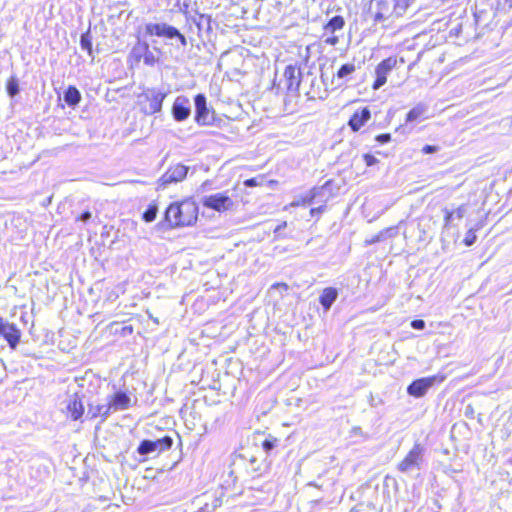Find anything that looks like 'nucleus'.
Wrapping results in <instances>:
<instances>
[{
	"label": "nucleus",
	"mask_w": 512,
	"mask_h": 512,
	"mask_svg": "<svg viewBox=\"0 0 512 512\" xmlns=\"http://www.w3.org/2000/svg\"><path fill=\"white\" fill-rule=\"evenodd\" d=\"M428 111V105L425 103H418L406 115V123L417 121L422 118Z\"/></svg>",
	"instance_id": "6ab92c4d"
},
{
	"label": "nucleus",
	"mask_w": 512,
	"mask_h": 512,
	"mask_svg": "<svg viewBox=\"0 0 512 512\" xmlns=\"http://www.w3.org/2000/svg\"><path fill=\"white\" fill-rule=\"evenodd\" d=\"M195 104V121L199 125H208L212 121L209 109L207 107V99L204 94H197L194 97Z\"/></svg>",
	"instance_id": "9d476101"
},
{
	"label": "nucleus",
	"mask_w": 512,
	"mask_h": 512,
	"mask_svg": "<svg viewBox=\"0 0 512 512\" xmlns=\"http://www.w3.org/2000/svg\"><path fill=\"white\" fill-rule=\"evenodd\" d=\"M439 151V147L438 146H435V145H425L423 148H422V152L424 154H432V153H436Z\"/></svg>",
	"instance_id": "e433bc0d"
},
{
	"label": "nucleus",
	"mask_w": 512,
	"mask_h": 512,
	"mask_svg": "<svg viewBox=\"0 0 512 512\" xmlns=\"http://www.w3.org/2000/svg\"><path fill=\"white\" fill-rule=\"evenodd\" d=\"M0 336L7 341L11 349H15L19 344L21 331L14 323L0 317Z\"/></svg>",
	"instance_id": "0eeeda50"
},
{
	"label": "nucleus",
	"mask_w": 512,
	"mask_h": 512,
	"mask_svg": "<svg viewBox=\"0 0 512 512\" xmlns=\"http://www.w3.org/2000/svg\"><path fill=\"white\" fill-rule=\"evenodd\" d=\"M397 58L388 57L382 60L375 69L376 79L372 85L374 90L380 89L387 82V75L396 67Z\"/></svg>",
	"instance_id": "39448f33"
},
{
	"label": "nucleus",
	"mask_w": 512,
	"mask_h": 512,
	"mask_svg": "<svg viewBox=\"0 0 512 512\" xmlns=\"http://www.w3.org/2000/svg\"><path fill=\"white\" fill-rule=\"evenodd\" d=\"M477 236L475 234V230L470 229L466 233V236L464 238V244L466 246H472L476 242Z\"/></svg>",
	"instance_id": "7c9ffc66"
},
{
	"label": "nucleus",
	"mask_w": 512,
	"mask_h": 512,
	"mask_svg": "<svg viewBox=\"0 0 512 512\" xmlns=\"http://www.w3.org/2000/svg\"><path fill=\"white\" fill-rule=\"evenodd\" d=\"M376 141L380 144H386L391 141V135L389 133L379 134L376 136Z\"/></svg>",
	"instance_id": "72a5a7b5"
},
{
	"label": "nucleus",
	"mask_w": 512,
	"mask_h": 512,
	"mask_svg": "<svg viewBox=\"0 0 512 512\" xmlns=\"http://www.w3.org/2000/svg\"><path fill=\"white\" fill-rule=\"evenodd\" d=\"M424 451L425 448L421 444L416 443L405 458L398 464V470L402 473H411L415 470H420L424 461Z\"/></svg>",
	"instance_id": "7ed1b4c3"
},
{
	"label": "nucleus",
	"mask_w": 512,
	"mask_h": 512,
	"mask_svg": "<svg viewBox=\"0 0 512 512\" xmlns=\"http://www.w3.org/2000/svg\"><path fill=\"white\" fill-rule=\"evenodd\" d=\"M354 435H362V429L360 427L353 428Z\"/></svg>",
	"instance_id": "c03bdc74"
},
{
	"label": "nucleus",
	"mask_w": 512,
	"mask_h": 512,
	"mask_svg": "<svg viewBox=\"0 0 512 512\" xmlns=\"http://www.w3.org/2000/svg\"><path fill=\"white\" fill-rule=\"evenodd\" d=\"M363 159L367 166H373L378 163V159L375 156L368 153L363 155Z\"/></svg>",
	"instance_id": "473e14b6"
},
{
	"label": "nucleus",
	"mask_w": 512,
	"mask_h": 512,
	"mask_svg": "<svg viewBox=\"0 0 512 512\" xmlns=\"http://www.w3.org/2000/svg\"><path fill=\"white\" fill-rule=\"evenodd\" d=\"M444 212H445V215H444L445 226H448L450 224L452 218L454 217V212L449 211L448 209H445Z\"/></svg>",
	"instance_id": "4c0bfd02"
},
{
	"label": "nucleus",
	"mask_w": 512,
	"mask_h": 512,
	"mask_svg": "<svg viewBox=\"0 0 512 512\" xmlns=\"http://www.w3.org/2000/svg\"><path fill=\"white\" fill-rule=\"evenodd\" d=\"M283 76L287 90L291 93H297L301 84L300 69L294 65H288L284 70Z\"/></svg>",
	"instance_id": "f8f14e48"
},
{
	"label": "nucleus",
	"mask_w": 512,
	"mask_h": 512,
	"mask_svg": "<svg viewBox=\"0 0 512 512\" xmlns=\"http://www.w3.org/2000/svg\"><path fill=\"white\" fill-rule=\"evenodd\" d=\"M137 452L141 456H148L154 452V441L153 440H142L137 447Z\"/></svg>",
	"instance_id": "393cba45"
},
{
	"label": "nucleus",
	"mask_w": 512,
	"mask_h": 512,
	"mask_svg": "<svg viewBox=\"0 0 512 512\" xmlns=\"http://www.w3.org/2000/svg\"><path fill=\"white\" fill-rule=\"evenodd\" d=\"M278 440L276 438H268L262 442V448L266 453H270L277 445Z\"/></svg>",
	"instance_id": "c756f323"
},
{
	"label": "nucleus",
	"mask_w": 512,
	"mask_h": 512,
	"mask_svg": "<svg viewBox=\"0 0 512 512\" xmlns=\"http://www.w3.org/2000/svg\"><path fill=\"white\" fill-rule=\"evenodd\" d=\"M112 412L109 403L106 404H98V405H89L88 409V415L91 416V418H96L98 416H102L104 419H106L110 413Z\"/></svg>",
	"instance_id": "aec40b11"
},
{
	"label": "nucleus",
	"mask_w": 512,
	"mask_h": 512,
	"mask_svg": "<svg viewBox=\"0 0 512 512\" xmlns=\"http://www.w3.org/2000/svg\"><path fill=\"white\" fill-rule=\"evenodd\" d=\"M198 218V207L195 202L185 200L172 203L165 211V221L171 228L193 225Z\"/></svg>",
	"instance_id": "f257e3e1"
},
{
	"label": "nucleus",
	"mask_w": 512,
	"mask_h": 512,
	"mask_svg": "<svg viewBox=\"0 0 512 512\" xmlns=\"http://www.w3.org/2000/svg\"><path fill=\"white\" fill-rule=\"evenodd\" d=\"M391 230L392 229H387V230H383V231L379 232L377 235L373 236L370 240H367L366 241L367 244H374V243L382 241L386 237L387 233Z\"/></svg>",
	"instance_id": "2f4dec72"
},
{
	"label": "nucleus",
	"mask_w": 512,
	"mask_h": 512,
	"mask_svg": "<svg viewBox=\"0 0 512 512\" xmlns=\"http://www.w3.org/2000/svg\"><path fill=\"white\" fill-rule=\"evenodd\" d=\"M149 44L147 42L138 41L136 45L131 50V57L139 63L144 58V54L148 48Z\"/></svg>",
	"instance_id": "4be33fe9"
},
{
	"label": "nucleus",
	"mask_w": 512,
	"mask_h": 512,
	"mask_svg": "<svg viewBox=\"0 0 512 512\" xmlns=\"http://www.w3.org/2000/svg\"><path fill=\"white\" fill-rule=\"evenodd\" d=\"M201 203L204 207L215 210L217 212H225L231 210L234 206L233 200L227 195L226 192H219L203 196Z\"/></svg>",
	"instance_id": "20e7f679"
},
{
	"label": "nucleus",
	"mask_w": 512,
	"mask_h": 512,
	"mask_svg": "<svg viewBox=\"0 0 512 512\" xmlns=\"http://www.w3.org/2000/svg\"><path fill=\"white\" fill-rule=\"evenodd\" d=\"M7 94L13 98L20 92L19 81L15 76H11L6 83Z\"/></svg>",
	"instance_id": "a878e982"
},
{
	"label": "nucleus",
	"mask_w": 512,
	"mask_h": 512,
	"mask_svg": "<svg viewBox=\"0 0 512 512\" xmlns=\"http://www.w3.org/2000/svg\"><path fill=\"white\" fill-rule=\"evenodd\" d=\"M245 185H246L247 187H253V186H255V185H256V180H255L254 178L247 179V180L245 181Z\"/></svg>",
	"instance_id": "37998d69"
},
{
	"label": "nucleus",
	"mask_w": 512,
	"mask_h": 512,
	"mask_svg": "<svg viewBox=\"0 0 512 512\" xmlns=\"http://www.w3.org/2000/svg\"><path fill=\"white\" fill-rule=\"evenodd\" d=\"M307 485H308V486L317 487V488H319V487H320L316 482H309Z\"/></svg>",
	"instance_id": "49530a36"
},
{
	"label": "nucleus",
	"mask_w": 512,
	"mask_h": 512,
	"mask_svg": "<svg viewBox=\"0 0 512 512\" xmlns=\"http://www.w3.org/2000/svg\"><path fill=\"white\" fill-rule=\"evenodd\" d=\"M173 119L177 122L185 121L191 115V102L183 95L177 96L171 108Z\"/></svg>",
	"instance_id": "1a4fd4ad"
},
{
	"label": "nucleus",
	"mask_w": 512,
	"mask_h": 512,
	"mask_svg": "<svg viewBox=\"0 0 512 512\" xmlns=\"http://www.w3.org/2000/svg\"><path fill=\"white\" fill-rule=\"evenodd\" d=\"M154 441V452H164L169 450L173 445V439L170 436H164L163 438L153 440Z\"/></svg>",
	"instance_id": "5701e85b"
},
{
	"label": "nucleus",
	"mask_w": 512,
	"mask_h": 512,
	"mask_svg": "<svg viewBox=\"0 0 512 512\" xmlns=\"http://www.w3.org/2000/svg\"><path fill=\"white\" fill-rule=\"evenodd\" d=\"M276 286H281V287H283L284 289H287V288H288V287H287V285H286V284H284V283L277 284Z\"/></svg>",
	"instance_id": "de8ad7c7"
},
{
	"label": "nucleus",
	"mask_w": 512,
	"mask_h": 512,
	"mask_svg": "<svg viewBox=\"0 0 512 512\" xmlns=\"http://www.w3.org/2000/svg\"><path fill=\"white\" fill-rule=\"evenodd\" d=\"M338 42H339V38H338V36H336L334 34H331L330 36H327L324 39V43L331 45V46H335L336 44H338Z\"/></svg>",
	"instance_id": "c9c22d12"
},
{
	"label": "nucleus",
	"mask_w": 512,
	"mask_h": 512,
	"mask_svg": "<svg viewBox=\"0 0 512 512\" xmlns=\"http://www.w3.org/2000/svg\"><path fill=\"white\" fill-rule=\"evenodd\" d=\"M411 327L416 330H422L425 328V321L422 319H416L411 322Z\"/></svg>",
	"instance_id": "f704fd0d"
},
{
	"label": "nucleus",
	"mask_w": 512,
	"mask_h": 512,
	"mask_svg": "<svg viewBox=\"0 0 512 512\" xmlns=\"http://www.w3.org/2000/svg\"><path fill=\"white\" fill-rule=\"evenodd\" d=\"M107 401L110 405L112 412L119 410H126L130 407L131 398L124 391H117L108 396Z\"/></svg>",
	"instance_id": "ddd939ff"
},
{
	"label": "nucleus",
	"mask_w": 512,
	"mask_h": 512,
	"mask_svg": "<svg viewBox=\"0 0 512 512\" xmlns=\"http://www.w3.org/2000/svg\"><path fill=\"white\" fill-rule=\"evenodd\" d=\"M81 93L75 86H68L64 91L63 99L65 103L70 107H75L81 101Z\"/></svg>",
	"instance_id": "f3484780"
},
{
	"label": "nucleus",
	"mask_w": 512,
	"mask_h": 512,
	"mask_svg": "<svg viewBox=\"0 0 512 512\" xmlns=\"http://www.w3.org/2000/svg\"><path fill=\"white\" fill-rule=\"evenodd\" d=\"M356 70L353 63L343 64L337 71L336 77L340 81H347L348 77L352 75Z\"/></svg>",
	"instance_id": "b1692460"
},
{
	"label": "nucleus",
	"mask_w": 512,
	"mask_h": 512,
	"mask_svg": "<svg viewBox=\"0 0 512 512\" xmlns=\"http://www.w3.org/2000/svg\"><path fill=\"white\" fill-rule=\"evenodd\" d=\"M307 95H310L312 98L315 97V93H312V92H307Z\"/></svg>",
	"instance_id": "09e8293b"
},
{
	"label": "nucleus",
	"mask_w": 512,
	"mask_h": 512,
	"mask_svg": "<svg viewBox=\"0 0 512 512\" xmlns=\"http://www.w3.org/2000/svg\"><path fill=\"white\" fill-rule=\"evenodd\" d=\"M436 381V377H424L414 380L408 387L407 393L415 398L423 397L429 388H431Z\"/></svg>",
	"instance_id": "9b49d317"
},
{
	"label": "nucleus",
	"mask_w": 512,
	"mask_h": 512,
	"mask_svg": "<svg viewBox=\"0 0 512 512\" xmlns=\"http://www.w3.org/2000/svg\"><path fill=\"white\" fill-rule=\"evenodd\" d=\"M453 212H454V215H455L458 219H462V218H463V216H464V214H465V212H466V208H465V206H463V205H462V206L458 207V208H457L455 211H453Z\"/></svg>",
	"instance_id": "ea45409f"
},
{
	"label": "nucleus",
	"mask_w": 512,
	"mask_h": 512,
	"mask_svg": "<svg viewBox=\"0 0 512 512\" xmlns=\"http://www.w3.org/2000/svg\"><path fill=\"white\" fill-rule=\"evenodd\" d=\"M345 25V20L342 16L336 15L332 17L324 26V36L334 34L336 31L342 30Z\"/></svg>",
	"instance_id": "a211bd4d"
},
{
	"label": "nucleus",
	"mask_w": 512,
	"mask_h": 512,
	"mask_svg": "<svg viewBox=\"0 0 512 512\" xmlns=\"http://www.w3.org/2000/svg\"><path fill=\"white\" fill-rule=\"evenodd\" d=\"M499 5H503L504 7L512 8V0H497Z\"/></svg>",
	"instance_id": "79ce46f5"
},
{
	"label": "nucleus",
	"mask_w": 512,
	"mask_h": 512,
	"mask_svg": "<svg viewBox=\"0 0 512 512\" xmlns=\"http://www.w3.org/2000/svg\"><path fill=\"white\" fill-rule=\"evenodd\" d=\"M371 112L368 107L356 111L349 119L348 125L352 131H358L370 119Z\"/></svg>",
	"instance_id": "4468645a"
},
{
	"label": "nucleus",
	"mask_w": 512,
	"mask_h": 512,
	"mask_svg": "<svg viewBox=\"0 0 512 512\" xmlns=\"http://www.w3.org/2000/svg\"><path fill=\"white\" fill-rule=\"evenodd\" d=\"M321 211H322V207L313 208V209H311L310 213L313 215L314 213H318V212H321Z\"/></svg>",
	"instance_id": "a18cd8bd"
},
{
	"label": "nucleus",
	"mask_w": 512,
	"mask_h": 512,
	"mask_svg": "<svg viewBox=\"0 0 512 512\" xmlns=\"http://www.w3.org/2000/svg\"><path fill=\"white\" fill-rule=\"evenodd\" d=\"M158 60V57L148 47L143 58L144 64L147 66H154Z\"/></svg>",
	"instance_id": "c85d7f7f"
},
{
	"label": "nucleus",
	"mask_w": 512,
	"mask_h": 512,
	"mask_svg": "<svg viewBox=\"0 0 512 512\" xmlns=\"http://www.w3.org/2000/svg\"><path fill=\"white\" fill-rule=\"evenodd\" d=\"M91 212L89 211H84L83 213L80 214V216L77 218L79 221H82L84 223L88 222L90 219H91Z\"/></svg>",
	"instance_id": "58836bf2"
},
{
	"label": "nucleus",
	"mask_w": 512,
	"mask_h": 512,
	"mask_svg": "<svg viewBox=\"0 0 512 512\" xmlns=\"http://www.w3.org/2000/svg\"><path fill=\"white\" fill-rule=\"evenodd\" d=\"M158 208L156 205L151 204L147 207V209L143 213V220L147 223H150L155 220L157 216Z\"/></svg>",
	"instance_id": "cd10ccee"
},
{
	"label": "nucleus",
	"mask_w": 512,
	"mask_h": 512,
	"mask_svg": "<svg viewBox=\"0 0 512 512\" xmlns=\"http://www.w3.org/2000/svg\"><path fill=\"white\" fill-rule=\"evenodd\" d=\"M66 410L69 417L74 421L82 417L84 413V406L76 394L69 398Z\"/></svg>",
	"instance_id": "2eb2a0df"
},
{
	"label": "nucleus",
	"mask_w": 512,
	"mask_h": 512,
	"mask_svg": "<svg viewBox=\"0 0 512 512\" xmlns=\"http://www.w3.org/2000/svg\"><path fill=\"white\" fill-rule=\"evenodd\" d=\"M145 34L172 40L178 35V29L167 23L150 22L145 25Z\"/></svg>",
	"instance_id": "423d86ee"
},
{
	"label": "nucleus",
	"mask_w": 512,
	"mask_h": 512,
	"mask_svg": "<svg viewBox=\"0 0 512 512\" xmlns=\"http://www.w3.org/2000/svg\"><path fill=\"white\" fill-rule=\"evenodd\" d=\"M80 46L83 50H86L89 55H92V36L90 30L81 35Z\"/></svg>",
	"instance_id": "bb28decb"
},
{
	"label": "nucleus",
	"mask_w": 512,
	"mask_h": 512,
	"mask_svg": "<svg viewBox=\"0 0 512 512\" xmlns=\"http://www.w3.org/2000/svg\"><path fill=\"white\" fill-rule=\"evenodd\" d=\"M337 298H338L337 289L333 288V287H327L322 291V293L319 297V302L322 305V307L324 308V310L328 311L331 308V306L333 305V303L337 300Z\"/></svg>",
	"instance_id": "dca6fc26"
},
{
	"label": "nucleus",
	"mask_w": 512,
	"mask_h": 512,
	"mask_svg": "<svg viewBox=\"0 0 512 512\" xmlns=\"http://www.w3.org/2000/svg\"><path fill=\"white\" fill-rule=\"evenodd\" d=\"M174 39H177L180 42L181 46H183V47L187 46V38L179 30H178V35L175 36Z\"/></svg>",
	"instance_id": "a19ab883"
},
{
	"label": "nucleus",
	"mask_w": 512,
	"mask_h": 512,
	"mask_svg": "<svg viewBox=\"0 0 512 512\" xmlns=\"http://www.w3.org/2000/svg\"><path fill=\"white\" fill-rule=\"evenodd\" d=\"M189 167L183 164L171 166L160 178V186L165 188L171 183H177L184 180L187 176Z\"/></svg>",
	"instance_id": "6e6552de"
},
{
	"label": "nucleus",
	"mask_w": 512,
	"mask_h": 512,
	"mask_svg": "<svg viewBox=\"0 0 512 512\" xmlns=\"http://www.w3.org/2000/svg\"><path fill=\"white\" fill-rule=\"evenodd\" d=\"M167 94L155 88L147 89L144 91L140 98L141 100V110L146 115H153L161 112L163 101L166 98Z\"/></svg>",
	"instance_id": "f03ea898"
},
{
	"label": "nucleus",
	"mask_w": 512,
	"mask_h": 512,
	"mask_svg": "<svg viewBox=\"0 0 512 512\" xmlns=\"http://www.w3.org/2000/svg\"><path fill=\"white\" fill-rule=\"evenodd\" d=\"M377 10L374 11V19L376 22H381L388 18L389 7L385 1L379 0L376 2Z\"/></svg>",
	"instance_id": "412c9836"
}]
</instances>
